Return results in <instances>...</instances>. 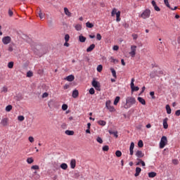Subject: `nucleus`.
I'll use <instances>...</instances> for the list:
<instances>
[{"label":"nucleus","mask_w":180,"mask_h":180,"mask_svg":"<svg viewBox=\"0 0 180 180\" xmlns=\"http://www.w3.org/2000/svg\"><path fill=\"white\" fill-rule=\"evenodd\" d=\"M60 167L62 169L65 170L67 169V168H68V165H67V163H62Z\"/></svg>","instance_id":"obj_24"},{"label":"nucleus","mask_w":180,"mask_h":180,"mask_svg":"<svg viewBox=\"0 0 180 180\" xmlns=\"http://www.w3.org/2000/svg\"><path fill=\"white\" fill-rule=\"evenodd\" d=\"M155 94V93L154 91H150V95L152 99H155V96H154Z\"/></svg>","instance_id":"obj_49"},{"label":"nucleus","mask_w":180,"mask_h":180,"mask_svg":"<svg viewBox=\"0 0 180 180\" xmlns=\"http://www.w3.org/2000/svg\"><path fill=\"white\" fill-rule=\"evenodd\" d=\"M117 13V9L113 8L111 12V16H115Z\"/></svg>","instance_id":"obj_36"},{"label":"nucleus","mask_w":180,"mask_h":180,"mask_svg":"<svg viewBox=\"0 0 180 180\" xmlns=\"http://www.w3.org/2000/svg\"><path fill=\"white\" fill-rule=\"evenodd\" d=\"M148 176H149V178H155V176H157V173H155L154 172H149Z\"/></svg>","instance_id":"obj_21"},{"label":"nucleus","mask_w":180,"mask_h":180,"mask_svg":"<svg viewBox=\"0 0 180 180\" xmlns=\"http://www.w3.org/2000/svg\"><path fill=\"white\" fill-rule=\"evenodd\" d=\"M65 41H70V34H66L65 35Z\"/></svg>","instance_id":"obj_44"},{"label":"nucleus","mask_w":180,"mask_h":180,"mask_svg":"<svg viewBox=\"0 0 180 180\" xmlns=\"http://www.w3.org/2000/svg\"><path fill=\"white\" fill-rule=\"evenodd\" d=\"M1 92H4L5 94L6 92H8V87L4 86Z\"/></svg>","instance_id":"obj_59"},{"label":"nucleus","mask_w":180,"mask_h":180,"mask_svg":"<svg viewBox=\"0 0 180 180\" xmlns=\"http://www.w3.org/2000/svg\"><path fill=\"white\" fill-rule=\"evenodd\" d=\"M89 94L90 95H94L95 94V89L94 88H91L89 89Z\"/></svg>","instance_id":"obj_46"},{"label":"nucleus","mask_w":180,"mask_h":180,"mask_svg":"<svg viewBox=\"0 0 180 180\" xmlns=\"http://www.w3.org/2000/svg\"><path fill=\"white\" fill-rule=\"evenodd\" d=\"M115 15H116V17H117L116 20L117 22H120V20H121V19H120V11L117 12V13Z\"/></svg>","instance_id":"obj_30"},{"label":"nucleus","mask_w":180,"mask_h":180,"mask_svg":"<svg viewBox=\"0 0 180 180\" xmlns=\"http://www.w3.org/2000/svg\"><path fill=\"white\" fill-rule=\"evenodd\" d=\"M105 108L110 112H116V109L113 105H112V101H110V100H108L105 102Z\"/></svg>","instance_id":"obj_2"},{"label":"nucleus","mask_w":180,"mask_h":180,"mask_svg":"<svg viewBox=\"0 0 180 180\" xmlns=\"http://www.w3.org/2000/svg\"><path fill=\"white\" fill-rule=\"evenodd\" d=\"M138 101L141 105H146V100L143 98L142 97H138Z\"/></svg>","instance_id":"obj_20"},{"label":"nucleus","mask_w":180,"mask_h":180,"mask_svg":"<svg viewBox=\"0 0 180 180\" xmlns=\"http://www.w3.org/2000/svg\"><path fill=\"white\" fill-rule=\"evenodd\" d=\"M79 95V92H78V90L75 89L72 91V98H74L75 99L78 98V96Z\"/></svg>","instance_id":"obj_13"},{"label":"nucleus","mask_w":180,"mask_h":180,"mask_svg":"<svg viewBox=\"0 0 180 180\" xmlns=\"http://www.w3.org/2000/svg\"><path fill=\"white\" fill-rule=\"evenodd\" d=\"M8 67L9 68H13V62H9L8 63Z\"/></svg>","instance_id":"obj_50"},{"label":"nucleus","mask_w":180,"mask_h":180,"mask_svg":"<svg viewBox=\"0 0 180 180\" xmlns=\"http://www.w3.org/2000/svg\"><path fill=\"white\" fill-rule=\"evenodd\" d=\"M137 46L136 45L131 46V51L129 52V56L131 57L134 58L136 56Z\"/></svg>","instance_id":"obj_6"},{"label":"nucleus","mask_w":180,"mask_h":180,"mask_svg":"<svg viewBox=\"0 0 180 180\" xmlns=\"http://www.w3.org/2000/svg\"><path fill=\"white\" fill-rule=\"evenodd\" d=\"M96 39L98 41L102 40V35H101V34H96Z\"/></svg>","instance_id":"obj_47"},{"label":"nucleus","mask_w":180,"mask_h":180,"mask_svg":"<svg viewBox=\"0 0 180 180\" xmlns=\"http://www.w3.org/2000/svg\"><path fill=\"white\" fill-rule=\"evenodd\" d=\"M66 79L69 82H72V81H74V79H75V77L72 75H70L66 77Z\"/></svg>","instance_id":"obj_15"},{"label":"nucleus","mask_w":180,"mask_h":180,"mask_svg":"<svg viewBox=\"0 0 180 180\" xmlns=\"http://www.w3.org/2000/svg\"><path fill=\"white\" fill-rule=\"evenodd\" d=\"M102 70H103V66H102V65H98L97 66L98 72H102Z\"/></svg>","instance_id":"obj_33"},{"label":"nucleus","mask_w":180,"mask_h":180,"mask_svg":"<svg viewBox=\"0 0 180 180\" xmlns=\"http://www.w3.org/2000/svg\"><path fill=\"white\" fill-rule=\"evenodd\" d=\"M153 8H154L155 11H156V12H160V11H161L160 7H158L157 5L155 6Z\"/></svg>","instance_id":"obj_53"},{"label":"nucleus","mask_w":180,"mask_h":180,"mask_svg":"<svg viewBox=\"0 0 180 180\" xmlns=\"http://www.w3.org/2000/svg\"><path fill=\"white\" fill-rule=\"evenodd\" d=\"M11 41H12V38H11V37L9 36H6L2 38L3 44H5V45L9 44Z\"/></svg>","instance_id":"obj_7"},{"label":"nucleus","mask_w":180,"mask_h":180,"mask_svg":"<svg viewBox=\"0 0 180 180\" xmlns=\"http://www.w3.org/2000/svg\"><path fill=\"white\" fill-rule=\"evenodd\" d=\"M115 155H116V157H122V151H120V150H117V151L115 152Z\"/></svg>","instance_id":"obj_41"},{"label":"nucleus","mask_w":180,"mask_h":180,"mask_svg":"<svg viewBox=\"0 0 180 180\" xmlns=\"http://www.w3.org/2000/svg\"><path fill=\"white\" fill-rule=\"evenodd\" d=\"M12 109V105H8L6 107V112H11V110Z\"/></svg>","instance_id":"obj_40"},{"label":"nucleus","mask_w":180,"mask_h":180,"mask_svg":"<svg viewBox=\"0 0 180 180\" xmlns=\"http://www.w3.org/2000/svg\"><path fill=\"white\" fill-rule=\"evenodd\" d=\"M96 141L97 143H99L100 144H102V143H103V140H102V138L98 136L96 139Z\"/></svg>","instance_id":"obj_39"},{"label":"nucleus","mask_w":180,"mask_h":180,"mask_svg":"<svg viewBox=\"0 0 180 180\" xmlns=\"http://www.w3.org/2000/svg\"><path fill=\"white\" fill-rule=\"evenodd\" d=\"M163 128L168 129V118H165L163 120Z\"/></svg>","instance_id":"obj_14"},{"label":"nucleus","mask_w":180,"mask_h":180,"mask_svg":"<svg viewBox=\"0 0 180 180\" xmlns=\"http://www.w3.org/2000/svg\"><path fill=\"white\" fill-rule=\"evenodd\" d=\"M111 61L112 63H117V60L114 59L113 57H111Z\"/></svg>","instance_id":"obj_64"},{"label":"nucleus","mask_w":180,"mask_h":180,"mask_svg":"<svg viewBox=\"0 0 180 180\" xmlns=\"http://www.w3.org/2000/svg\"><path fill=\"white\" fill-rule=\"evenodd\" d=\"M65 134L68 136H74V131L66 130Z\"/></svg>","instance_id":"obj_29"},{"label":"nucleus","mask_w":180,"mask_h":180,"mask_svg":"<svg viewBox=\"0 0 180 180\" xmlns=\"http://www.w3.org/2000/svg\"><path fill=\"white\" fill-rule=\"evenodd\" d=\"M18 120H19V122H23V120H25V117L23 115H20L18 117Z\"/></svg>","instance_id":"obj_38"},{"label":"nucleus","mask_w":180,"mask_h":180,"mask_svg":"<svg viewBox=\"0 0 180 180\" xmlns=\"http://www.w3.org/2000/svg\"><path fill=\"white\" fill-rule=\"evenodd\" d=\"M164 2H165V5H166V6H167V8H170L169 2L168 1V0H164Z\"/></svg>","instance_id":"obj_54"},{"label":"nucleus","mask_w":180,"mask_h":180,"mask_svg":"<svg viewBox=\"0 0 180 180\" xmlns=\"http://www.w3.org/2000/svg\"><path fill=\"white\" fill-rule=\"evenodd\" d=\"M34 162V160H33V158H28L27 159V164H33Z\"/></svg>","instance_id":"obj_31"},{"label":"nucleus","mask_w":180,"mask_h":180,"mask_svg":"<svg viewBox=\"0 0 180 180\" xmlns=\"http://www.w3.org/2000/svg\"><path fill=\"white\" fill-rule=\"evenodd\" d=\"M175 115H176V116H180V110H177L175 112Z\"/></svg>","instance_id":"obj_63"},{"label":"nucleus","mask_w":180,"mask_h":180,"mask_svg":"<svg viewBox=\"0 0 180 180\" xmlns=\"http://www.w3.org/2000/svg\"><path fill=\"white\" fill-rule=\"evenodd\" d=\"M133 150H134V142H131L130 147H129L130 155H133V154L134 153V151Z\"/></svg>","instance_id":"obj_11"},{"label":"nucleus","mask_w":180,"mask_h":180,"mask_svg":"<svg viewBox=\"0 0 180 180\" xmlns=\"http://www.w3.org/2000/svg\"><path fill=\"white\" fill-rule=\"evenodd\" d=\"M64 12H65V15H66L69 18H71V12H70V10H68L67 7L64 8Z\"/></svg>","instance_id":"obj_16"},{"label":"nucleus","mask_w":180,"mask_h":180,"mask_svg":"<svg viewBox=\"0 0 180 180\" xmlns=\"http://www.w3.org/2000/svg\"><path fill=\"white\" fill-rule=\"evenodd\" d=\"M63 110H67L68 109V105L67 104H63L62 105Z\"/></svg>","instance_id":"obj_45"},{"label":"nucleus","mask_w":180,"mask_h":180,"mask_svg":"<svg viewBox=\"0 0 180 180\" xmlns=\"http://www.w3.org/2000/svg\"><path fill=\"white\" fill-rule=\"evenodd\" d=\"M70 168L72 169H74L75 168V167H77V160H75V159H72L70 160Z\"/></svg>","instance_id":"obj_9"},{"label":"nucleus","mask_w":180,"mask_h":180,"mask_svg":"<svg viewBox=\"0 0 180 180\" xmlns=\"http://www.w3.org/2000/svg\"><path fill=\"white\" fill-rule=\"evenodd\" d=\"M39 165H33L31 167V169H39Z\"/></svg>","instance_id":"obj_51"},{"label":"nucleus","mask_w":180,"mask_h":180,"mask_svg":"<svg viewBox=\"0 0 180 180\" xmlns=\"http://www.w3.org/2000/svg\"><path fill=\"white\" fill-rule=\"evenodd\" d=\"M120 101V96H116L114 101V105H116L117 103H119Z\"/></svg>","instance_id":"obj_28"},{"label":"nucleus","mask_w":180,"mask_h":180,"mask_svg":"<svg viewBox=\"0 0 180 180\" xmlns=\"http://www.w3.org/2000/svg\"><path fill=\"white\" fill-rule=\"evenodd\" d=\"M135 171H136V173H135L134 176H139V175H140V172H141V168L136 167Z\"/></svg>","instance_id":"obj_19"},{"label":"nucleus","mask_w":180,"mask_h":180,"mask_svg":"<svg viewBox=\"0 0 180 180\" xmlns=\"http://www.w3.org/2000/svg\"><path fill=\"white\" fill-rule=\"evenodd\" d=\"M49 96V93L47 92H45L42 94V98H47Z\"/></svg>","instance_id":"obj_58"},{"label":"nucleus","mask_w":180,"mask_h":180,"mask_svg":"<svg viewBox=\"0 0 180 180\" xmlns=\"http://www.w3.org/2000/svg\"><path fill=\"white\" fill-rule=\"evenodd\" d=\"M75 29L77 30V32H79L82 29V25L77 24L75 26Z\"/></svg>","instance_id":"obj_26"},{"label":"nucleus","mask_w":180,"mask_h":180,"mask_svg":"<svg viewBox=\"0 0 180 180\" xmlns=\"http://www.w3.org/2000/svg\"><path fill=\"white\" fill-rule=\"evenodd\" d=\"M94 49H95V44H92L86 49L87 53H91Z\"/></svg>","instance_id":"obj_17"},{"label":"nucleus","mask_w":180,"mask_h":180,"mask_svg":"<svg viewBox=\"0 0 180 180\" xmlns=\"http://www.w3.org/2000/svg\"><path fill=\"white\" fill-rule=\"evenodd\" d=\"M167 143H168V139H167V136H162L160 142V148H164V147L167 146Z\"/></svg>","instance_id":"obj_3"},{"label":"nucleus","mask_w":180,"mask_h":180,"mask_svg":"<svg viewBox=\"0 0 180 180\" xmlns=\"http://www.w3.org/2000/svg\"><path fill=\"white\" fill-rule=\"evenodd\" d=\"M103 151H109V146H104L103 147Z\"/></svg>","instance_id":"obj_48"},{"label":"nucleus","mask_w":180,"mask_h":180,"mask_svg":"<svg viewBox=\"0 0 180 180\" xmlns=\"http://www.w3.org/2000/svg\"><path fill=\"white\" fill-rule=\"evenodd\" d=\"M136 98L134 97L129 96L126 98V103L124 106V109H129L133 105H136Z\"/></svg>","instance_id":"obj_1"},{"label":"nucleus","mask_w":180,"mask_h":180,"mask_svg":"<svg viewBox=\"0 0 180 180\" xmlns=\"http://www.w3.org/2000/svg\"><path fill=\"white\" fill-rule=\"evenodd\" d=\"M8 15L10 17L13 16V11H12V10H11V9H8Z\"/></svg>","instance_id":"obj_55"},{"label":"nucleus","mask_w":180,"mask_h":180,"mask_svg":"<svg viewBox=\"0 0 180 180\" xmlns=\"http://www.w3.org/2000/svg\"><path fill=\"white\" fill-rule=\"evenodd\" d=\"M98 124H99L100 126H106V121L98 120Z\"/></svg>","instance_id":"obj_25"},{"label":"nucleus","mask_w":180,"mask_h":180,"mask_svg":"<svg viewBox=\"0 0 180 180\" xmlns=\"http://www.w3.org/2000/svg\"><path fill=\"white\" fill-rule=\"evenodd\" d=\"M28 140H29L30 143H34V138H33V136H30L28 138Z\"/></svg>","instance_id":"obj_52"},{"label":"nucleus","mask_w":180,"mask_h":180,"mask_svg":"<svg viewBox=\"0 0 180 180\" xmlns=\"http://www.w3.org/2000/svg\"><path fill=\"white\" fill-rule=\"evenodd\" d=\"M173 164H174V165H177L178 164V160L177 159H174L172 160Z\"/></svg>","instance_id":"obj_62"},{"label":"nucleus","mask_w":180,"mask_h":180,"mask_svg":"<svg viewBox=\"0 0 180 180\" xmlns=\"http://www.w3.org/2000/svg\"><path fill=\"white\" fill-rule=\"evenodd\" d=\"M136 160H137V161H140V162H141L142 167H146V162H144V161H143V160H142L141 159H140V158H137Z\"/></svg>","instance_id":"obj_42"},{"label":"nucleus","mask_w":180,"mask_h":180,"mask_svg":"<svg viewBox=\"0 0 180 180\" xmlns=\"http://www.w3.org/2000/svg\"><path fill=\"white\" fill-rule=\"evenodd\" d=\"M166 110H167V115H171V112L172 110H171V107L169 106V105H166Z\"/></svg>","instance_id":"obj_23"},{"label":"nucleus","mask_w":180,"mask_h":180,"mask_svg":"<svg viewBox=\"0 0 180 180\" xmlns=\"http://www.w3.org/2000/svg\"><path fill=\"white\" fill-rule=\"evenodd\" d=\"M136 157L137 158H143L144 157V153L141 150H137L135 153Z\"/></svg>","instance_id":"obj_10"},{"label":"nucleus","mask_w":180,"mask_h":180,"mask_svg":"<svg viewBox=\"0 0 180 180\" xmlns=\"http://www.w3.org/2000/svg\"><path fill=\"white\" fill-rule=\"evenodd\" d=\"M8 118H3L1 121V124H2V126H8Z\"/></svg>","instance_id":"obj_12"},{"label":"nucleus","mask_w":180,"mask_h":180,"mask_svg":"<svg viewBox=\"0 0 180 180\" xmlns=\"http://www.w3.org/2000/svg\"><path fill=\"white\" fill-rule=\"evenodd\" d=\"M132 37L134 40H136V39L139 38V35H137V34H133Z\"/></svg>","instance_id":"obj_57"},{"label":"nucleus","mask_w":180,"mask_h":180,"mask_svg":"<svg viewBox=\"0 0 180 180\" xmlns=\"http://www.w3.org/2000/svg\"><path fill=\"white\" fill-rule=\"evenodd\" d=\"M86 27H88L89 29H92V27H94V24L89 22H87L86 23Z\"/></svg>","instance_id":"obj_32"},{"label":"nucleus","mask_w":180,"mask_h":180,"mask_svg":"<svg viewBox=\"0 0 180 180\" xmlns=\"http://www.w3.org/2000/svg\"><path fill=\"white\" fill-rule=\"evenodd\" d=\"M143 146H144V143H143V141H142V140L139 141V142H138V146H139L140 148H142V147H143Z\"/></svg>","instance_id":"obj_35"},{"label":"nucleus","mask_w":180,"mask_h":180,"mask_svg":"<svg viewBox=\"0 0 180 180\" xmlns=\"http://www.w3.org/2000/svg\"><path fill=\"white\" fill-rule=\"evenodd\" d=\"M91 85L94 86V88H95V89H96V91H101V84L98 81L94 79L92 81Z\"/></svg>","instance_id":"obj_5"},{"label":"nucleus","mask_w":180,"mask_h":180,"mask_svg":"<svg viewBox=\"0 0 180 180\" xmlns=\"http://www.w3.org/2000/svg\"><path fill=\"white\" fill-rule=\"evenodd\" d=\"M156 76H157V72H155V71H153L150 74V78H155Z\"/></svg>","instance_id":"obj_34"},{"label":"nucleus","mask_w":180,"mask_h":180,"mask_svg":"<svg viewBox=\"0 0 180 180\" xmlns=\"http://www.w3.org/2000/svg\"><path fill=\"white\" fill-rule=\"evenodd\" d=\"M27 77L28 78H32V77H33V72H32V71H28V72H27Z\"/></svg>","instance_id":"obj_37"},{"label":"nucleus","mask_w":180,"mask_h":180,"mask_svg":"<svg viewBox=\"0 0 180 180\" xmlns=\"http://www.w3.org/2000/svg\"><path fill=\"white\" fill-rule=\"evenodd\" d=\"M8 50L11 52L13 51V46H12V45H9Z\"/></svg>","instance_id":"obj_60"},{"label":"nucleus","mask_w":180,"mask_h":180,"mask_svg":"<svg viewBox=\"0 0 180 180\" xmlns=\"http://www.w3.org/2000/svg\"><path fill=\"white\" fill-rule=\"evenodd\" d=\"M79 41H80V43H85V41H86V37L80 35L79 36Z\"/></svg>","instance_id":"obj_18"},{"label":"nucleus","mask_w":180,"mask_h":180,"mask_svg":"<svg viewBox=\"0 0 180 180\" xmlns=\"http://www.w3.org/2000/svg\"><path fill=\"white\" fill-rule=\"evenodd\" d=\"M39 16L40 19H43L44 18V13H41V10H39Z\"/></svg>","instance_id":"obj_43"},{"label":"nucleus","mask_w":180,"mask_h":180,"mask_svg":"<svg viewBox=\"0 0 180 180\" xmlns=\"http://www.w3.org/2000/svg\"><path fill=\"white\" fill-rule=\"evenodd\" d=\"M150 15H151V11L150 9H146L141 14V18L143 19H147L150 18Z\"/></svg>","instance_id":"obj_4"},{"label":"nucleus","mask_w":180,"mask_h":180,"mask_svg":"<svg viewBox=\"0 0 180 180\" xmlns=\"http://www.w3.org/2000/svg\"><path fill=\"white\" fill-rule=\"evenodd\" d=\"M109 134L114 135V137H115L116 139L119 137V135H117V131H109Z\"/></svg>","instance_id":"obj_27"},{"label":"nucleus","mask_w":180,"mask_h":180,"mask_svg":"<svg viewBox=\"0 0 180 180\" xmlns=\"http://www.w3.org/2000/svg\"><path fill=\"white\" fill-rule=\"evenodd\" d=\"M134 78H132L131 80V91H139V89H140V88H139V86H134Z\"/></svg>","instance_id":"obj_8"},{"label":"nucleus","mask_w":180,"mask_h":180,"mask_svg":"<svg viewBox=\"0 0 180 180\" xmlns=\"http://www.w3.org/2000/svg\"><path fill=\"white\" fill-rule=\"evenodd\" d=\"M112 50H114V51H117V50H119V46L115 45L112 48Z\"/></svg>","instance_id":"obj_56"},{"label":"nucleus","mask_w":180,"mask_h":180,"mask_svg":"<svg viewBox=\"0 0 180 180\" xmlns=\"http://www.w3.org/2000/svg\"><path fill=\"white\" fill-rule=\"evenodd\" d=\"M110 71L112 72V77L114 78H117V76L116 75V70H115V69L113 68H110Z\"/></svg>","instance_id":"obj_22"},{"label":"nucleus","mask_w":180,"mask_h":180,"mask_svg":"<svg viewBox=\"0 0 180 180\" xmlns=\"http://www.w3.org/2000/svg\"><path fill=\"white\" fill-rule=\"evenodd\" d=\"M123 26L125 29H129V27H130V25H129L128 23L123 24Z\"/></svg>","instance_id":"obj_61"}]
</instances>
